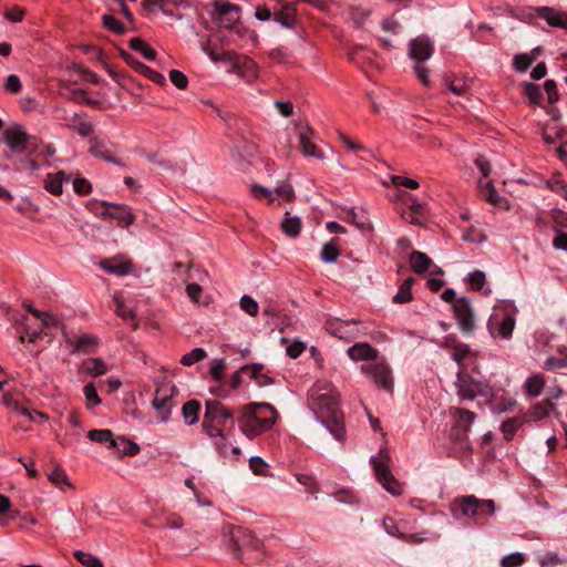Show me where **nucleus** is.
I'll return each mask as SVG.
<instances>
[{"label": "nucleus", "mask_w": 567, "mask_h": 567, "mask_svg": "<svg viewBox=\"0 0 567 567\" xmlns=\"http://www.w3.org/2000/svg\"><path fill=\"white\" fill-rule=\"evenodd\" d=\"M308 405L317 421L324 425L336 440H344L346 430L340 409V395L331 382H316L308 391Z\"/></svg>", "instance_id": "1"}, {"label": "nucleus", "mask_w": 567, "mask_h": 567, "mask_svg": "<svg viewBox=\"0 0 567 567\" xmlns=\"http://www.w3.org/2000/svg\"><path fill=\"white\" fill-rule=\"evenodd\" d=\"M278 417V412L269 403H249L241 409L238 417L241 432L254 439L270 430Z\"/></svg>", "instance_id": "2"}, {"label": "nucleus", "mask_w": 567, "mask_h": 567, "mask_svg": "<svg viewBox=\"0 0 567 567\" xmlns=\"http://www.w3.org/2000/svg\"><path fill=\"white\" fill-rule=\"evenodd\" d=\"M224 534L229 536V547L236 559L246 564H256L262 559L264 544L250 530L227 525Z\"/></svg>", "instance_id": "3"}, {"label": "nucleus", "mask_w": 567, "mask_h": 567, "mask_svg": "<svg viewBox=\"0 0 567 567\" xmlns=\"http://www.w3.org/2000/svg\"><path fill=\"white\" fill-rule=\"evenodd\" d=\"M2 136L12 154H31L37 150L35 138L28 134L20 125L6 128Z\"/></svg>", "instance_id": "4"}, {"label": "nucleus", "mask_w": 567, "mask_h": 567, "mask_svg": "<svg viewBox=\"0 0 567 567\" xmlns=\"http://www.w3.org/2000/svg\"><path fill=\"white\" fill-rule=\"evenodd\" d=\"M362 373L369 375L373 382L386 392H393V379L390 367L382 361H373L361 365Z\"/></svg>", "instance_id": "5"}, {"label": "nucleus", "mask_w": 567, "mask_h": 567, "mask_svg": "<svg viewBox=\"0 0 567 567\" xmlns=\"http://www.w3.org/2000/svg\"><path fill=\"white\" fill-rule=\"evenodd\" d=\"M453 313L461 331L471 334L475 330L474 309L471 300L466 297L457 298L453 303Z\"/></svg>", "instance_id": "6"}, {"label": "nucleus", "mask_w": 567, "mask_h": 567, "mask_svg": "<svg viewBox=\"0 0 567 567\" xmlns=\"http://www.w3.org/2000/svg\"><path fill=\"white\" fill-rule=\"evenodd\" d=\"M451 512L455 519H471L480 512L478 498L474 495L455 498L451 504Z\"/></svg>", "instance_id": "7"}, {"label": "nucleus", "mask_w": 567, "mask_h": 567, "mask_svg": "<svg viewBox=\"0 0 567 567\" xmlns=\"http://www.w3.org/2000/svg\"><path fill=\"white\" fill-rule=\"evenodd\" d=\"M63 337L68 346L72 347V354H89L93 353L97 346L99 339L93 334L81 333L75 336H70L65 331H63Z\"/></svg>", "instance_id": "8"}, {"label": "nucleus", "mask_w": 567, "mask_h": 567, "mask_svg": "<svg viewBox=\"0 0 567 567\" xmlns=\"http://www.w3.org/2000/svg\"><path fill=\"white\" fill-rule=\"evenodd\" d=\"M99 216L115 220L120 227H127L134 221L133 213L124 205L103 203V209Z\"/></svg>", "instance_id": "9"}, {"label": "nucleus", "mask_w": 567, "mask_h": 567, "mask_svg": "<svg viewBox=\"0 0 567 567\" xmlns=\"http://www.w3.org/2000/svg\"><path fill=\"white\" fill-rule=\"evenodd\" d=\"M204 416L224 429L227 421H233L234 412L217 400H207Z\"/></svg>", "instance_id": "10"}, {"label": "nucleus", "mask_w": 567, "mask_h": 567, "mask_svg": "<svg viewBox=\"0 0 567 567\" xmlns=\"http://www.w3.org/2000/svg\"><path fill=\"white\" fill-rule=\"evenodd\" d=\"M451 414L455 420L453 426V434L456 440H463L464 437H466L467 432L470 431L473 422L476 419V415L474 412L462 408L452 409Z\"/></svg>", "instance_id": "11"}, {"label": "nucleus", "mask_w": 567, "mask_h": 567, "mask_svg": "<svg viewBox=\"0 0 567 567\" xmlns=\"http://www.w3.org/2000/svg\"><path fill=\"white\" fill-rule=\"evenodd\" d=\"M99 266L107 274L118 277L126 276L133 270V262L124 255L102 259Z\"/></svg>", "instance_id": "12"}, {"label": "nucleus", "mask_w": 567, "mask_h": 567, "mask_svg": "<svg viewBox=\"0 0 567 567\" xmlns=\"http://www.w3.org/2000/svg\"><path fill=\"white\" fill-rule=\"evenodd\" d=\"M175 392V386H171L168 391L164 386H157L155 391L152 406L161 413L159 419L162 422H166L171 415V408L167 406V403L173 399Z\"/></svg>", "instance_id": "13"}, {"label": "nucleus", "mask_w": 567, "mask_h": 567, "mask_svg": "<svg viewBox=\"0 0 567 567\" xmlns=\"http://www.w3.org/2000/svg\"><path fill=\"white\" fill-rule=\"evenodd\" d=\"M433 45L426 37H417L410 42V56L417 63L431 58Z\"/></svg>", "instance_id": "14"}, {"label": "nucleus", "mask_w": 567, "mask_h": 567, "mask_svg": "<svg viewBox=\"0 0 567 567\" xmlns=\"http://www.w3.org/2000/svg\"><path fill=\"white\" fill-rule=\"evenodd\" d=\"M455 385L457 395L462 400H474L476 398L477 383L471 375L457 372Z\"/></svg>", "instance_id": "15"}, {"label": "nucleus", "mask_w": 567, "mask_h": 567, "mask_svg": "<svg viewBox=\"0 0 567 567\" xmlns=\"http://www.w3.org/2000/svg\"><path fill=\"white\" fill-rule=\"evenodd\" d=\"M537 14L544 19L550 27L567 30V13L558 11L550 7L536 8Z\"/></svg>", "instance_id": "16"}, {"label": "nucleus", "mask_w": 567, "mask_h": 567, "mask_svg": "<svg viewBox=\"0 0 567 567\" xmlns=\"http://www.w3.org/2000/svg\"><path fill=\"white\" fill-rule=\"evenodd\" d=\"M124 59L127 62V64L131 65L136 72L147 76L150 80H152L156 84H158V85H165L166 84V79H165V76L162 73L151 69L146 64H144L141 61L136 60L133 55L125 54Z\"/></svg>", "instance_id": "17"}, {"label": "nucleus", "mask_w": 567, "mask_h": 567, "mask_svg": "<svg viewBox=\"0 0 567 567\" xmlns=\"http://www.w3.org/2000/svg\"><path fill=\"white\" fill-rule=\"evenodd\" d=\"M348 355L354 361L370 360L374 361L378 359V350L367 342H359L350 347L347 351Z\"/></svg>", "instance_id": "18"}, {"label": "nucleus", "mask_w": 567, "mask_h": 567, "mask_svg": "<svg viewBox=\"0 0 567 567\" xmlns=\"http://www.w3.org/2000/svg\"><path fill=\"white\" fill-rule=\"evenodd\" d=\"M360 321L359 320H348V321H343V320H340L338 318H331V319H328L324 323V328L326 330L339 338V339H347L349 337V327L350 326H355V324H359Z\"/></svg>", "instance_id": "19"}, {"label": "nucleus", "mask_w": 567, "mask_h": 567, "mask_svg": "<svg viewBox=\"0 0 567 567\" xmlns=\"http://www.w3.org/2000/svg\"><path fill=\"white\" fill-rule=\"evenodd\" d=\"M313 135V131L311 127L306 126L300 133H299V143L301 152L305 156H312L318 159H324V156L321 151H319L311 142V137Z\"/></svg>", "instance_id": "20"}, {"label": "nucleus", "mask_w": 567, "mask_h": 567, "mask_svg": "<svg viewBox=\"0 0 567 567\" xmlns=\"http://www.w3.org/2000/svg\"><path fill=\"white\" fill-rule=\"evenodd\" d=\"M71 179L70 175H66L63 171L58 173H50L43 179V187L47 192L54 196H59L63 193V183Z\"/></svg>", "instance_id": "21"}, {"label": "nucleus", "mask_w": 567, "mask_h": 567, "mask_svg": "<svg viewBox=\"0 0 567 567\" xmlns=\"http://www.w3.org/2000/svg\"><path fill=\"white\" fill-rule=\"evenodd\" d=\"M382 486L392 495L400 496L403 493L401 483L392 475L390 468L382 467L375 475Z\"/></svg>", "instance_id": "22"}, {"label": "nucleus", "mask_w": 567, "mask_h": 567, "mask_svg": "<svg viewBox=\"0 0 567 567\" xmlns=\"http://www.w3.org/2000/svg\"><path fill=\"white\" fill-rule=\"evenodd\" d=\"M216 12L226 19V27H233L239 21L240 8L229 2H217L215 3Z\"/></svg>", "instance_id": "23"}, {"label": "nucleus", "mask_w": 567, "mask_h": 567, "mask_svg": "<svg viewBox=\"0 0 567 567\" xmlns=\"http://www.w3.org/2000/svg\"><path fill=\"white\" fill-rule=\"evenodd\" d=\"M107 364L101 358H90L82 362L80 371L91 377H101L107 372Z\"/></svg>", "instance_id": "24"}, {"label": "nucleus", "mask_w": 567, "mask_h": 567, "mask_svg": "<svg viewBox=\"0 0 567 567\" xmlns=\"http://www.w3.org/2000/svg\"><path fill=\"white\" fill-rule=\"evenodd\" d=\"M301 226V219L292 216L289 212L285 213V217L280 223L282 233L290 238H297L300 235Z\"/></svg>", "instance_id": "25"}, {"label": "nucleus", "mask_w": 567, "mask_h": 567, "mask_svg": "<svg viewBox=\"0 0 567 567\" xmlns=\"http://www.w3.org/2000/svg\"><path fill=\"white\" fill-rule=\"evenodd\" d=\"M555 410V404L550 401V399H545L542 402L535 403L528 410V416L534 421H539L549 415L551 411Z\"/></svg>", "instance_id": "26"}, {"label": "nucleus", "mask_w": 567, "mask_h": 567, "mask_svg": "<svg viewBox=\"0 0 567 567\" xmlns=\"http://www.w3.org/2000/svg\"><path fill=\"white\" fill-rule=\"evenodd\" d=\"M432 264V259L424 252L413 250L410 255V266L415 274L425 272Z\"/></svg>", "instance_id": "27"}, {"label": "nucleus", "mask_w": 567, "mask_h": 567, "mask_svg": "<svg viewBox=\"0 0 567 567\" xmlns=\"http://www.w3.org/2000/svg\"><path fill=\"white\" fill-rule=\"evenodd\" d=\"M111 449H114L120 455L134 456L140 452V446L135 442L123 436L114 439Z\"/></svg>", "instance_id": "28"}, {"label": "nucleus", "mask_w": 567, "mask_h": 567, "mask_svg": "<svg viewBox=\"0 0 567 567\" xmlns=\"http://www.w3.org/2000/svg\"><path fill=\"white\" fill-rule=\"evenodd\" d=\"M200 403L197 400H189L184 403L182 414L187 425H194L198 422Z\"/></svg>", "instance_id": "29"}, {"label": "nucleus", "mask_w": 567, "mask_h": 567, "mask_svg": "<svg viewBox=\"0 0 567 567\" xmlns=\"http://www.w3.org/2000/svg\"><path fill=\"white\" fill-rule=\"evenodd\" d=\"M241 69L239 73V78H241L245 82L251 83L258 76V66L254 60L250 58H240Z\"/></svg>", "instance_id": "30"}, {"label": "nucleus", "mask_w": 567, "mask_h": 567, "mask_svg": "<svg viewBox=\"0 0 567 567\" xmlns=\"http://www.w3.org/2000/svg\"><path fill=\"white\" fill-rule=\"evenodd\" d=\"M346 221L354 225L362 231H371L373 229L372 224L364 214H358L354 209L348 212Z\"/></svg>", "instance_id": "31"}, {"label": "nucleus", "mask_w": 567, "mask_h": 567, "mask_svg": "<svg viewBox=\"0 0 567 567\" xmlns=\"http://www.w3.org/2000/svg\"><path fill=\"white\" fill-rule=\"evenodd\" d=\"M130 48L141 53L145 59L153 61L156 59V52L143 39L133 38L130 40Z\"/></svg>", "instance_id": "32"}, {"label": "nucleus", "mask_w": 567, "mask_h": 567, "mask_svg": "<svg viewBox=\"0 0 567 567\" xmlns=\"http://www.w3.org/2000/svg\"><path fill=\"white\" fill-rule=\"evenodd\" d=\"M414 282V278L413 277H408L404 282L399 287V290L398 292L394 295L393 297V302L394 303H405V302H410L412 300V291H411V288H412V285Z\"/></svg>", "instance_id": "33"}, {"label": "nucleus", "mask_w": 567, "mask_h": 567, "mask_svg": "<svg viewBox=\"0 0 567 567\" xmlns=\"http://www.w3.org/2000/svg\"><path fill=\"white\" fill-rule=\"evenodd\" d=\"M525 419L520 417H511L505 420L502 423L501 430L506 441H509L514 437L515 433L518 429L524 424Z\"/></svg>", "instance_id": "34"}, {"label": "nucleus", "mask_w": 567, "mask_h": 567, "mask_svg": "<svg viewBox=\"0 0 567 567\" xmlns=\"http://www.w3.org/2000/svg\"><path fill=\"white\" fill-rule=\"evenodd\" d=\"M545 386V380L540 374L529 377L525 383V392L529 396H538Z\"/></svg>", "instance_id": "35"}, {"label": "nucleus", "mask_w": 567, "mask_h": 567, "mask_svg": "<svg viewBox=\"0 0 567 567\" xmlns=\"http://www.w3.org/2000/svg\"><path fill=\"white\" fill-rule=\"evenodd\" d=\"M87 437L100 444H107V447H112V441H114L113 432L107 429L103 430H91L87 432Z\"/></svg>", "instance_id": "36"}, {"label": "nucleus", "mask_w": 567, "mask_h": 567, "mask_svg": "<svg viewBox=\"0 0 567 567\" xmlns=\"http://www.w3.org/2000/svg\"><path fill=\"white\" fill-rule=\"evenodd\" d=\"M202 427H203V431L210 437V439H214V440H221L224 441L225 437H226V434L224 433V430L223 427H220L219 425L213 423L212 421L209 420H206V417L204 416L203 417V422H202Z\"/></svg>", "instance_id": "37"}, {"label": "nucleus", "mask_w": 567, "mask_h": 567, "mask_svg": "<svg viewBox=\"0 0 567 567\" xmlns=\"http://www.w3.org/2000/svg\"><path fill=\"white\" fill-rule=\"evenodd\" d=\"M90 152L92 153L93 156L102 158L109 163H113V164L120 165V166L124 165L120 159H116L115 157H113L111 155L110 151H107L103 145H100L96 142L94 144H92Z\"/></svg>", "instance_id": "38"}, {"label": "nucleus", "mask_w": 567, "mask_h": 567, "mask_svg": "<svg viewBox=\"0 0 567 567\" xmlns=\"http://www.w3.org/2000/svg\"><path fill=\"white\" fill-rule=\"evenodd\" d=\"M74 558L85 567H104L102 561L90 553L83 550H75Z\"/></svg>", "instance_id": "39"}, {"label": "nucleus", "mask_w": 567, "mask_h": 567, "mask_svg": "<svg viewBox=\"0 0 567 567\" xmlns=\"http://www.w3.org/2000/svg\"><path fill=\"white\" fill-rule=\"evenodd\" d=\"M207 357L206 351L203 348H194L190 352L184 354L181 358V364L190 367Z\"/></svg>", "instance_id": "40"}, {"label": "nucleus", "mask_w": 567, "mask_h": 567, "mask_svg": "<svg viewBox=\"0 0 567 567\" xmlns=\"http://www.w3.org/2000/svg\"><path fill=\"white\" fill-rule=\"evenodd\" d=\"M320 256H321V259L324 262L332 264L340 256V250H339V248L337 247V245L332 240V241L327 243V244H324L322 246Z\"/></svg>", "instance_id": "41"}, {"label": "nucleus", "mask_w": 567, "mask_h": 567, "mask_svg": "<svg viewBox=\"0 0 567 567\" xmlns=\"http://www.w3.org/2000/svg\"><path fill=\"white\" fill-rule=\"evenodd\" d=\"M47 476L50 482L61 489H63V485L71 486L65 472L59 466H55Z\"/></svg>", "instance_id": "42"}, {"label": "nucleus", "mask_w": 567, "mask_h": 567, "mask_svg": "<svg viewBox=\"0 0 567 567\" xmlns=\"http://www.w3.org/2000/svg\"><path fill=\"white\" fill-rule=\"evenodd\" d=\"M83 392L86 400L87 409H92L101 403V399L93 383L85 384L83 388Z\"/></svg>", "instance_id": "43"}, {"label": "nucleus", "mask_w": 567, "mask_h": 567, "mask_svg": "<svg viewBox=\"0 0 567 567\" xmlns=\"http://www.w3.org/2000/svg\"><path fill=\"white\" fill-rule=\"evenodd\" d=\"M390 454L386 449H381L378 456L371 458L375 475L380 474L382 467L389 468Z\"/></svg>", "instance_id": "44"}, {"label": "nucleus", "mask_w": 567, "mask_h": 567, "mask_svg": "<svg viewBox=\"0 0 567 567\" xmlns=\"http://www.w3.org/2000/svg\"><path fill=\"white\" fill-rule=\"evenodd\" d=\"M524 94L528 97L532 104H537L543 99L540 86L530 82L524 84Z\"/></svg>", "instance_id": "45"}, {"label": "nucleus", "mask_w": 567, "mask_h": 567, "mask_svg": "<svg viewBox=\"0 0 567 567\" xmlns=\"http://www.w3.org/2000/svg\"><path fill=\"white\" fill-rule=\"evenodd\" d=\"M102 23L107 30L114 32L115 34H123L125 32V28L122 22L111 14H104L102 17Z\"/></svg>", "instance_id": "46"}, {"label": "nucleus", "mask_w": 567, "mask_h": 567, "mask_svg": "<svg viewBox=\"0 0 567 567\" xmlns=\"http://www.w3.org/2000/svg\"><path fill=\"white\" fill-rule=\"evenodd\" d=\"M514 328H515V318L511 315H507L499 324L498 334L503 339H508L512 336Z\"/></svg>", "instance_id": "47"}, {"label": "nucleus", "mask_w": 567, "mask_h": 567, "mask_svg": "<svg viewBox=\"0 0 567 567\" xmlns=\"http://www.w3.org/2000/svg\"><path fill=\"white\" fill-rule=\"evenodd\" d=\"M68 127L76 132L82 137H87L94 132V126L90 122L78 121V123L68 124Z\"/></svg>", "instance_id": "48"}, {"label": "nucleus", "mask_w": 567, "mask_h": 567, "mask_svg": "<svg viewBox=\"0 0 567 567\" xmlns=\"http://www.w3.org/2000/svg\"><path fill=\"white\" fill-rule=\"evenodd\" d=\"M240 308L251 317L258 315L259 306L256 300L249 296H243L239 301Z\"/></svg>", "instance_id": "49"}, {"label": "nucleus", "mask_w": 567, "mask_h": 567, "mask_svg": "<svg viewBox=\"0 0 567 567\" xmlns=\"http://www.w3.org/2000/svg\"><path fill=\"white\" fill-rule=\"evenodd\" d=\"M524 561H525L524 555L522 553L515 551V553H512V554L503 557L501 560V566L502 567H518V566L523 565Z\"/></svg>", "instance_id": "50"}, {"label": "nucleus", "mask_w": 567, "mask_h": 567, "mask_svg": "<svg viewBox=\"0 0 567 567\" xmlns=\"http://www.w3.org/2000/svg\"><path fill=\"white\" fill-rule=\"evenodd\" d=\"M565 368H567V354L561 358L548 357L544 362V369L547 371Z\"/></svg>", "instance_id": "51"}, {"label": "nucleus", "mask_w": 567, "mask_h": 567, "mask_svg": "<svg viewBox=\"0 0 567 567\" xmlns=\"http://www.w3.org/2000/svg\"><path fill=\"white\" fill-rule=\"evenodd\" d=\"M533 63V59L526 54H517L514 56L513 64L518 72H525Z\"/></svg>", "instance_id": "52"}, {"label": "nucleus", "mask_w": 567, "mask_h": 567, "mask_svg": "<svg viewBox=\"0 0 567 567\" xmlns=\"http://www.w3.org/2000/svg\"><path fill=\"white\" fill-rule=\"evenodd\" d=\"M226 362L225 359H214L210 363V375L215 381H220L223 378V372L225 370Z\"/></svg>", "instance_id": "53"}, {"label": "nucleus", "mask_w": 567, "mask_h": 567, "mask_svg": "<svg viewBox=\"0 0 567 567\" xmlns=\"http://www.w3.org/2000/svg\"><path fill=\"white\" fill-rule=\"evenodd\" d=\"M169 80L179 90H185L188 85L187 76L178 70L169 72Z\"/></svg>", "instance_id": "54"}, {"label": "nucleus", "mask_w": 567, "mask_h": 567, "mask_svg": "<svg viewBox=\"0 0 567 567\" xmlns=\"http://www.w3.org/2000/svg\"><path fill=\"white\" fill-rule=\"evenodd\" d=\"M114 302L116 305V313L120 317H122L125 320L132 319L135 317L134 310L131 308H127L117 295L114 296Z\"/></svg>", "instance_id": "55"}, {"label": "nucleus", "mask_w": 567, "mask_h": 567, "mask_svg": "<svg viewBox=\"0 0 567 567\" xmlns=\"http://www.w3.org/2000/svg\"><path fill=\"white\" fill-rule=\"evenodd\" d=\"M70 95L66 96L69 101L73 102H84L86 104H94L91 99L87 97L86 92L80 89H70L68 87Z\"/></svg>", "instance_id": "56"}, {"label": "nucleus", "mask_w": 567, "mask_h": 567, "mask_svg": "<svg viewBox=\"0 0 567 567\" xmlns=\"http://www.w3.org/2000/svg\"><path fill=\"white\" fill-rule=\"evenodd\" d=\"M276 194L286 202H290L295 197L293 188L289 183L282 182L276 187Z\"/></svg>", "instance_id": "57"}, {"label": "nucleus", "mask_w": 567, "mask_h": 567, "mask_svg": "<svg viewBox=\"0 0 567 567\" xmlns=\"http://www.w3.org/2000/svg\"><path fill=\"white\" fill-rule=\"evenodd\" d=\"M391 181L395 186H404L410 189H416L420 186L417 181L400 175H393Z\"/></svg>", "instance_id": "58"}, {"label": "nucleus", "mask_w": 567, "mask_h": 567, "mask_svg": "<svg viewBox=\"0 0 567 567\" xmlns=\"http://www.w3.org/2000/svg\"><path fill=\"white\" fill-rule=\"evenodd\" d=\"M485 274L481 270H475L470 275V284L474 290H481L485 285Z\"/></svg>", "instance_id": "59"}, {"label": "nucleus", "mask_w": 567, "mask_h": 567, "mask_svg": "<svg viewBox=\"0 0 567 567\" xmlns=\"http://www.w3.org/2000/svg\"><path fill=\"white\" fill-rule=\"evenodd\" d=\"M544 89L547 93L548 102L550 104L556 103L559 99L556 82L554 80H547L544 84Z\"/></svg>", "instance_id": "60"}, {"label": "nucleus", "mask_w": 567, "mask_h": 567, "mask_svg": "<svg viewBox=\"0 0 567 567\" xmlns=\"http://www.w3.org/2000/svg\"><path fill=\"white\" fill-rule=\"evenodd\" d=\"M468 353L470 347L465 343H458L454 348L453 360L461 365Z\"/></svg>", "instance_id": "61"}, {"label": "nucleus", "mask_w": 567, "mask_h": 567, "mask_svg": "<svg viewBox=\"0 0 567 567\" xmlns=\"http://www.w3.org/2000/svg\"><path fill=\"white\" fill-rule=\"evenodd\" d=\"M73 189L79 195H86L91 193V184L85 178H75L73 181Z\"/></svg>", "instance_id": "62"}, {"label": "nucleus", "mask_w": 567, "mask_h": 567, "mask_svg": "<svg viewBox=\"0 0 567 567\" xmlns=\"http://www.w3.org/2000/svg\"><path fill=\"white\" fill-rule=\"evenodd\" d=\"M21 81L20 79L14 75V74H11L7 78L6 82H4V89L11 93H19L21 91Z\"/></svg>", "instance_id": "63"}, {"label": "nucleus", "mask_w": 567, "mask_h": 567, "mask_svg": "<svg viewBox=\"0 0 567 567\" xmlns=\"http://www.w3.org/2000/svg\"><path fill=\"white\" fill-rule=\"evenodd\" d=\"M266 466L267 463L260 456H251L249 458V467L257 475L264 474Z\"/></svg>", "instance_id": "64"}]
</instances>
